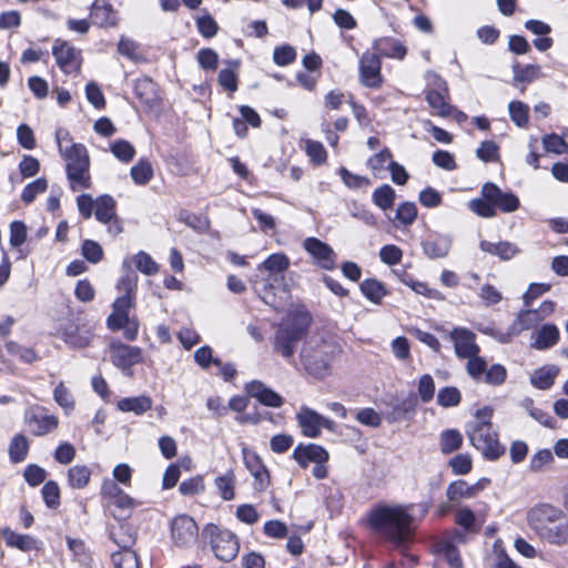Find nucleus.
Listing matches in <instances>:
<instances>
[{"mask_svg":"<svg viewBox=\"0 0 568 568\" xmlns=\"http://www.w3.org/2000/svg\"><path fill=\"white\" fill-rule=\"evenodd\" d=\"M414 504H377L367 514V525L382 540L405 549L415 538Z\"/></svg>","mask_w":568,"mask_h":568,"instance_id":"nucleus-1","label":"nucleus"},{"mask_svg":"<svg viewBox=\"0 0 568 568\" xmlns=\"http://www.w3.org/2000/svg\"><path fill=\"white\" fill-rule=\"evenodd\" d=\"M527 523L542 540L556 546L568 544V518L560 508L537 504L528 510Z\"/></svg>","mask_w":568,"mask_h":568,"instance_id":"nucleus-2","label":"nucleus"},{"mask_svg":"<svg viewBox=\"0 0 568 568\" xmlns=\"http://www.w3.org/2000/svg\"><path fill=\"white\" fill-rule=\"evenodd\" d=\"M290 264L286 254L274 253L258 266L260 270L268 273L260 292L261 298L275 310L283 307L290 297V288L284 274Z\"/></svg>","mask_w":568,"mask_h":568,"instance_id":"nucleus-3","label":"nucleus"},{"mask_svg":"<svg viewBox=\"0 0 568 568\" xmlns=\"http://www.w3.org/2000/svg\"><path fill=\"white\" fill-rule=\"evenodd\" d=\"M312 316L308 312L295 310L278 324L273 341L274 352L290 364H294V354L298 343L307 335Z\"/></svg>","mask_w":568,"mask_h":568,"instance_id":"nucleus-4","label":"nucleus"},{"mask_svg":"<svg viewBox=\"0 0 568 568\" xmlns=\"http://www.w3.org/2000/svg\"><path fill=\"white\" fill-rule=\"evenodd\" d=\"M337 352L338 346L333 339L323 335H313L304 342L300 358L308 375L323 379L331 374V366Z\"/></svg>","mask_w":568,"mask_h":568,"instance_id":"nucleus-5","label":"nucleus"},{"mask_svg":"<svg viewBox=\"0 0 568 568\" xmlns=\"http://www.w3.org/2000/svg\"><path fill=\"white\" fill-rule=\"evenodd\" d=\"M69 138L65 130L59 129L55 132V139L59 151L65 161L67 178L72 191L80 189H89L91 185L90 176V158L85 146L81 143H73L70 148L64 149L62 141Z\"/></svg>","mask_w":568,"mask_h":568,"instance_id":"nucleus-6","label":"nucleus"},{"mask_svg":"<svg viewBox=\"0 0 568 568\" xmlns=\"http://www.w3.org/2000/svg\"><path fill=\"white\" fill-rule=\"evenodd\" d=\"M466 433L470 444L486 459L496 460L505 454V447L499 443L498 435L494 432L493 426L467 425Z\"/></svg>","mask_w":568,"mask_h":568,"instance_id":"nucleus-7","label":"nucleus"},{"mask_svg":"<svg viewBox=\"0 0 568 568\" xmlns=\"http://www.w3.org/2000/svg\"><path fill=\"white\" fill-rule=\"evenodd\" d=\"M203 538H210L212 550L217 559L224 562L232 561L239 554L240 542L235 534L227 529H220L209 524L202 531Z\"/></svg>","mask_w":568,"mask_h":568,"instance_id":"nucleus-8","label":"nucleus"},{"mask_svg":"<svg viewBox=\"0 0 568 568\" xmlns=\"http://www.w3.org/2000/svg\"><path fill=\"white\" fill-rule=\"evenodd\" d=\"M296 420L302 429L304 436L310 438H317L321 435V429L325 428L329 432H334L336 424L316 410L302 406L296 414Z\"/></svg>","mask_w":568,"mask_h":568,"instance_id":"nucleus-9","label":"nucleus"},{"mask_svg":"<svg viewBox=\"0 0 568 568\" xmlns=\"http://www.w3.org/2000/svg\"><path fill=\"white\" fill-rule=\"evenodd\" d=\"M430 88L426 92V101L439 116L452 114L453 106L448 103L449 92L446 81L437 74L432 75Z\"/></svg>","mask_w":568,"mask_h":568,"instance_id":"nucleus-10","label":"nucleus"},{"mask_svg":"<svg viewBox=\"0 0 568 568\" xmlns=\"http://www.w3.org/2000/svg\"><path fill=\"white\" fill-rule=\"evenodd\" d=\"M171 536L175 546L189 548L199 538V527L187 515H179L171 523Z\"/></svg>","mask_w":568,"mask_h":568,"instance_id":"nucleus-11","label":"nucleus"},{"mask_svg":"<svg viewBox=\"0 0 568 568\" xmlns=\"http://www.w3.org/2000/svg\"><path fill=\"white\" fill-rule=\"evenodd\" d=\"M382 61L377 53L366 51L359 59V81L366 88L377 89L383 83Z\"/></svg>","mask_w":568,"mask_h":568,"instance_id":"nucleus-12","label":"nucleus"},{"mask_svg":"<svg viewBox=\"0 0 568 568\" xmlns=\"http://www.w3.org/2000/svg\"><path fill=\"white\" fill-rule=\"evenodd\" d=\"M481 196L488 202L490 210L499 209L504 212H514L519 209V199L514 193L504 192L491 182L483 185Z\"/></svg>","mask_w":568,"mask_h":568,"instance_id":"nucleus-13","label":"nucleus"},{"mask_svg":"<svg viewBox=\"0 0 568 568\" xmlns=\"http://www.w3.org/2000/svg\"><path fill=\"white\" fill-rule=\"evenodd\" d=\"M111 362L122 371L143 362V352L138 346H131L121 342H112L110 346Z\"/></svg>","mask_w":568,"mask_h":568,"instance_id":"nucleus-14","label":"nucleus"},{"mask_svg":"<svg viewBox=\"0 0 568 568\" xmlns=\"http://www.w3.org/2000/svg\"><path fill=\"white\" fill-rule=\"evenodd\" d=\"M52 54L55 59L58 67L64 73H71L73 71L80 70V67H81L80 51H78L69 42L57 40L52 48Z\"/></svg>","mask_w":568,"mask_h":568,"instance_id":"nucleus-15","label":"nucleus"},{"mask_svg":"<svg viewBox=\"0 0 568 568\" xmlns=\"http://www.w3.org/2000/svg\"><path fill=\"white\" fill-rule=\"evenodd\" d=\"M303 247L321 268L333 270L335 267L336 255L328 244L316 237H307L303 242Z\"/></svg>","mask_w":568,"mask_h":568,"instance_id":"nucleus-16","label":"nucleus"},{"mask_svg":"<svg viewBox=\"0 0 568 568\" xmlns=\"http://www.w3.org/2000/svg\"><path fill=\"white\" fill-rule=\"evenodd\" d=\"M26 423L34 436H44L59 425L58 418L47 414L43 407H36L27 412Z\"/></svg>","mask_w":568,"mask_h":568,"instance_id":"nucleus-17","label":"nucleus"},{"mask_svg":"<svg viewBox=\"0 0 568 568\" xmlns=\"http://www.w3.org/2000/svg\"><path fill=\"white\" fill-rule=\"evenodd\" d=\"M449 337L454 343L455 354L458 358H467L478 355L479 346L476 344V335L465 327L454 328Z\"/></svg>","mask_w":568,"mask_h":568,"instance_id":"nucleus-18","label":"nucleus"},{"mask_svg":"<svg viewBox=\"0 0 568 568\" xmlns=\"http://www.w3.org/2000/svg\"><path fill=\"white\" fill-rule=\"evenodd\" d=\"M292 458L301 468L305 469L310 463H327L329 455L323 446L310 443L306 445L298 444L293 450Z\"/></svg>","mask_w":568,"mask_h":568,"instance_id":"nucleus-19","label":"nucleus"},{"mask_svg":"<svg viewBox=\"0 0 568 568\" xmlns=\"http://www.w3.org/2000/svg\"><path fill=\"white\" fill-rule=\"evenodd\" d=\"M244 464L254 477V489L265 491L270 486V475L262 459L253 452L243 449Z\"/></svg>","mask_w":568,"mask_h":568,"instance_id":"nucleus-20","label":"nucleus"},{"mask_svg":"<svg viewBox=\"0 0 568 568\" xmlns=\"http://www.w3.org/2000/svg\"><path fill=\"white\" fill-rule=\"evenodd\" d=\"M79 213H110L115 210V200L103 194L93 199L90 194H81L77 197Z\"/></svg>","mask_w":568,"mask_h":568,"instance_id":"nucleus-21","label":"nucleus"},{"mask_svg":"<svg viewBox=\"0 0 568 568\" xmlns=\"http://www.w3.org/2000/svg\"><path fill=\"white\" fill-rule=\"evenodd\" d=\"M245 389L250 396L256 398L262 405L277 408L284 403V399L280 394L268 388L260 381H252L247 383Z\"/></svg>","mask_w":568,"mask_h":568,"instance_id":"nucleus-22","label":"nucleus"},{"mask_svg":"<svg viewBox=\"0 0 568 568\" xmlns=\"http://www.w3.org/2000/svg\"><path fill=\"white\" fill-rule=\"evenodd\" d=\"M92 22L101 28L115 27L118 24V12L105 0H95L90 8Z\"/></svg>","mask_w":568,"mask_h":568,"instance_id":"nucleus-23","label":"nucleus"},{"mask_svg":"<svg viewBox=\"0 0 568 568\" xmlns=\"http://www.w3.org/2000/svg\"><path fill=\"white\" fill-rule=\"evenodd\" d=\"M373 50L378 55L403 60L407 54V48L402 41L392 37H382L373 42Z\"/></svg>","mask_w":568,"mask_h":568,"instance_id":"nucleus-24","label":"nucleus"},{"mask_svg":"<svg viewBox=\"0 0 568 568\" xmlns=\"http://www.w3.org/2000/svg\"><path fill=\"white\" fill-rule=\"evenodd\" d=\"M108 536L121 550L131 548L136 540L135 530L124 520H120L118 525L110 526Z\"/></svg>","mask_w":568,"mask_h":568,"instance_id":"nucleus-25","label":"nucleus"},{"mask_svg":"<svg viewBox=\"0 0 568 568\" xmlns=\"http://www.w3.org/2000/svg\"><path fill=\"white\" fill-rule=\"evenodd\" d=\"M559 329L555 324H544L534 336L531 347L545 351L555 346L559 341Z\"/></svg>","mask_w":568,"mask_h":568,"instance_id":"nucleus-26","label":"nucleus"},{"mask_svg":"<svg viewBox=\"0 0 568 568\" xmlns=\"http://www.w3.org/2000/svg\"><path fill=\"white\" fill-rule=\"evenodd\" d=\"M417 397L409 394L407 397L396 402L392 406L388 419L390 422H400L404 419H412L416 413Z\"/></svg>","mask_w":568,"mask_h":568,"instance_id":"nucleus-27","label":"nucleus"},{"mask_svg":"<svg viewBox=\"0 0 568 568\" xmlns=\"http://www.w3.org/2000/svg\"><path fill=\"white\" fill-rule=\"evenodd\" d=\"M484 488V484L478 481L475 485H469L465 480L459 479L448 485L446 495L450 501H457L462 498H471Z\"/></svg>","mask_w":568,"mask_h":568,"instance_id":"nucleus-28","label":"nucleus"},{"mask_svg":"<svg viewBox=\"0 0 568 568\" xmlns=\"http://www.w3.org/2000/svg\"><path fill=\"white\" fill-rule=\"evenodd\" d=\"M559 374V367L556 365H545L530 375V383L534 387L538 389H549L554 383L555 378Z\"/></svg>","mask_w":568,"mask_h":568,"instance_id":"nucleus-29","label":"nucleus"},{"mask_svg":"<svg viewBox=\"0 0 568 568\" xmlns=\"http://www.w3.org/2000/svg\"><path fill=\"white\" fill-rule=\"evenodd\" d=\"M135 97L144 104L151 105L156 100V85L149 77H141L134 83Z\"/></svg>","mask_w":568,"mask_h":568,"instance_id":"nucleus-30","label":"nucleus"},{"mask_svg":"<svg viewBox=\"0 0 568 568\" xmlns=\"http://www.w3.org/2000/svg\"><path fill=\"white\" fill-rule=\"evenodd\" d=\"M151 407L152 400L148 396L126 397L118 402L121 412H133L135 415H142Z\"/></svg>","mask_w":568,"mask_h":568,"instance_id":"nucleus-31","label":"nucleus"},{"mask_svg":"<svg viewBox=\"0 0 568 568\" xmlns=\"http://www.w3.org/2000/svg\"><path fill=\"white\" fill-rule=\"evenodd\" d=\"M3 538L9 547L18 548L22 551H29L37 548V539L29 535L17 534L11 529L3 530Z\"/></svg>","mask_w":568,"mask_h":568,"instance_id":"nucleus-32","label":"nucleus"},{"mask_svg":"<svg viewBox=\"0 0 568 568\" xmlns=\"http://www.w3.org/2000/svg\"><path fill=\"white\" fill-rule=\"evenodd\" d=\"M359 287L363 295L374 304H379L387 295L384 284L375 278L364 280Z\"/></svg>","mask_w":568,"mask_h":568,"instance_id":"nucleus-33","label":"nucleus"},{"mask_svg":"<svg viewBox=\"0 0 568 568\" xmlns=\"http://www.w3.org/2000/svg\"><path fill=\"white\" fill-rule=\"evenodd\" d=\"M215 487L223 500H232L235 497V475L232 469L219 475L214 480Z\"/></svg>","mask_w":568,"mask_h":568,"instance_id":"nucleus-34","label":"nucleus"},{"mask_svg":"<svg viewBox=\"0 0 568 568\" xmlns=\"http://www.w3.org/2000/svg\"><path fill=\"white\" fill-rule=\"evenodd\" d=\"M480 248L484 252L499 256L501 260H510L518 253V248L510 242L491 243L488 241L480 242Z\"/></svg>","mask_w":568,"mask_h":568,"instance_id":"nucleus-35","label":"nucleus"},{"mask_svg":"<svg viewBox=\"0 0 568 568\" xmlns=\"http://www.w3.org/2000/svg\"><path fill=\"white\" fill-rule=\"evenodd\" d=\"M518 405L525 409L528 415L538 422L540 425H544L546 427H554L555 419L552 416L538 407L535 406L534 399L531 397H525L523 398Z\"/></svg>","mask_w":568,"mask_h":568,"instance_id":"nucleus-36","label":"nucleus"},{"mask_svg":"<svg viewBox=\"0 0 568 568\" xmlns=\"http://www.w3.org/2000/svg\"><path fill=\"white\" fill-rule=\"evenodd\" d=\"M541 321L542 315H539V312L527 308L517 314L513 325L514 329L519 334L523 331L536 327Z\"/></svg>","mask_w":568,"mask_h":568,"instance_id":"nucleus-37","label":"nucleus"},{"mask_svg":"<svg viewBox=\"0 0 568 568\" xmlns=\"http://www.w3.org/2000/svg\"><path fill=\"white\" fill-rule=\"evenodd\" d=\"M91 470L88 466L75 465L68 469V483L74 489H82L90 483Z\"/></svg>","mask_w":568,"mask_h":568,"instance_id":"nucleus-38","label":"nucleus"},{"mask_svg":"<svg viewBox=\"0 0 568 568\" xmlns=\"http://www.w3.org/2000/svg\"><path fill=\"white\" fill-rule=\"evenodd\" d=\"M514 81L520 83H530L540 77V67L538 64L521 65L516 62L513 64Z\"/></svg>","mask_w":568,"mask_h":568,"instance_id":"nucleus-39","label":"nucleus"},{"mask_svg":"<svg viewBox=\"0 0 568 568\" xmlns=\"http://www.w3.org/2000/svg\"><path fill=\"white\" fill-rule=\"evenodd\" d=\"M9 456L12 463H21L27 458L29 442L24 435H16L9 444Z\"/></svg>","mask_w":568,"mask_h":568,"instance_id":"nucleus-40","label":"nucleus"},{"mask_svg":"<svg viewBox=\"0 0 568 568\" xmlns=\"http://www.w3.org/2000/svg\"><path fill=\"white\" fill-rule=\"evenodd\" d=\"M508 112L511 121L518 128H527L529 123V106L521 101H511L508 104Z\"/></svg>","mask_w":568,"mask_h":568,"instance_id":"nucleus-41","label":"nucleus"},{"mask_svg":"<svg viewBox=\"0 0 568 568\" xmlns=\"http://www.w3.org/2000/svg\"><path fill=\"white\" fill-rule=\"evenodd\" d=\"M122 268H123V275L119 280L116 287L123 294H129V295L134 296L135 292H136V287H138V275L130 267V265L126 263V261L123 262Z\"/></svg>","mask_w":568,"mask_h":568,"instance_id":"nucleus-42","label":"nucleus"},{"mask_svg":"<svg viewBox=\"0 0 568 568\" xmlns=\"http://www.w3.org/2000/svg\"><path fill=\"white\" fill-rule=\"evenodd\" d=\"M440 452L443 454H452L460 448L463 444V435L457 429H447L440 434Z\"/></svg>","mask_w":568,"mask_h":568,"instance_id":"nucleus-43","label":"nucleus"},{"mask_svg":"<svg viewBox=\"0 0 568 568\" xmlns=\"http://www.w3.org/2000/svg\"><path fill=\"white\" fill-rule=\"evenodd\" d=\"M6 348L9 354L18 356L19 359L26 364H32L39 359V355L37 354V352L33 348L22 346V345L18 344L17 342H13V341L7 342Z\"/></svg>","mask_w":568,"mask_h":568,"instance_id":"nucleus-44","label":"nucleus"},{"mask_svg":"<svg viewBox=\"0 0 568 568\" xmlns=\"http://www.w3.org/2000/svg\"><path fill=\"white\" fill-rule=\"evenodd\" d=\"M394 199L395 191L388 184L379 186L373 193V201L382 211H387L392 209L394 204Z\"/></svg>","mask_w":568,"mask_h":568,"instance_id":"nucleus-45","label":"nucleus"},{"mask_svg":"<svg viewBox=\"0 0 568 568\" xmlns=\"http://www.w3.org/2000/svg\"><path fill=\"white\" fill-rule=\"evenodd\" d=\"M130 174L135 184L144 185L153 176V169L149 161L140 160L130 170Z\"/></svg>","mask_w":568,"mask_h":568,"instance_id":"nucleus-46","label":"nucleus"},{"mask_svg":"<svg viewBox=\"0 0 568 568\" xmlns=\"http://www.w3.org/2000/svg\"><path fill=\"white\" fill-rule=\"evenodd\" d=\"M111 560L115 568H139L138 556L131 548L113 552Z\"/></svg>","mask_w":568,"mask_h":568,"instance_id":"nucleus-47","label":"nucleus"},{"mask_svg":"<svg viewBox=\"0 0 568 568\" xmlns=\"http://www.w3.org/2000/svg\"><path fill=\"white\" fill-rule=\"evenodd\" d=\"M462 394L457 387L446 386L439 389L437 395V403L439 406L448 408L459 405Z\"/></svg>","mask_w":568,"mask_h":568,"instance_id":"nucleus-48","label":"nucleus"},{"mask_svg":"<svg viewBox=\"0 0 568 568\" xmlns=\"http://www.w3.org/2000/svg\"><path fill=\"white\" fill-rule=\"evenodd\" d=\"M112 154L121 162L129 163L135 155L134 146L126 140H116L110 148Z\"/></svg>","mask_w":568,"mask_h":568,"instance_id":"nucleus-49","label":"nucleus"},{"mask_svg":"<svg viewBox=\"0 0 568 568\" xmlns=\"http://www.w3.org/2000/svg\"><path fill=\"white\" fill-rule=\"evenodd\" d=\"M425 254L430 258L444 257L449 251V243L445 239L428 240L423 244Z\"/></svg>","mask_w":568,"mask_h":568,"instance_id":"nucleus-50","label":"nucleus"},{"mask_svg":"<svg viewBox=\"0 0 568 568\" xmlns=\"http://www.w3.org/2000/svg\"><path fill=\"white\" fill-rule=\"evenodd\" d=\"M41 493L47 507L54 509L60 505V488L55 481H47L43 485Z\"/></svg>","mask_w":568,"mask_h":568,"instance_id":"nucleus-51","label":"nucleus"},{"mask_svg":"<svg viewBox=\"0 0 568 568\" xmlns=\"http://www.w3.org/2000/svg\"><path fill=\"white\" fill-rule=\"evenodd\" d=\"M552 462L554 455L549 449H539L531 456L529 469L534 473H539L544 470L546 466H549Z\"/></svg>","mask_w":568,"mask_h":568,"instance_id":"nucleus-52","label":"nucleus"},{"mask_svg":"<svg viewBox=\"0 0 568 568\" xmlns=\"http://www.w3.org/2000/svg\"><path fill=\"white\" fill-rule=\"evenodd\" d=\"M196 27L200 34L206 39L213 38L219 31V26L209 13L196 18Z\"/></svg>","mask_w":568,"mask_h":568,"instance_id":"nucleus-53","label":"nucleus"},{"mask_svg":"<svg viewBox=\"0 0 568 568\" xmlns=\"http://www.w3.org/2000/svg\"><path fill=\"white\" fill-rule=\"evenodd\" d=\"M134 263L136 268L146 275H153L159 271L155 261L151 257L150 254L145 253L144 251H140L138 254H135Z\"/></svg>","mask_w":568,"mask_h":568,"instance_id":"nucleus-54","label":"nucleus"},{"mask_svg":"<svg viewBox=\"0 0 568 568\" xmlns=\"http://www.w3.org/2000/svg\"><path fill=\"white\" fill-rule=\"evenodd\" d=\"M204 479L201 475L183 480L179 486V491L183 496H194L204 491Z\"/></svg>","mask_w":568,"mask_h":568,"instance_id":"nucleus-55","label":"nucleus"},{"mask_svg":"<svg viewBox=\"0 0 568 568\" xmlns=\"http://www.w3.org/2000/svg\"><path fill=\"white\" fill-rule=\"evenodd\" d=\"M296 59V51L288 44L276 47L273 52V60L277 65L285 67Z\"/></svg>","mask_w":568,"mask_h":568,"instance_id":"nucleus-56","label":"nucleus"},{"mask_svg":"<svg viewBox=\"0 0 568 568\" xmlns=\"http://www.w3.org/2000/svg\"><path fill=\"white\" fill-rule=\"evenodd\" d=\"M81 251L84 258L90 263L97 264L103 258V250L95 241H83Z\"/></svg>","mask_w":568,"mask_h":568,"instance_id":"nucleus-57","label":"nucleus"},{"mask_svg":"<svg viewBox=\"0 0 568 568\" xmlns=\"http://www.w3.org/2000/svg\"><path fill=\"white\" fill-rule=\"evenodd\" d=\"M48 187L45 179L40 178L26 185L22 191L21 199L26 203H31L38 194L43 193Z\"/></svg>","mask_w":568,"mask_h":568,"instance_id":"nucleus-58","label":"nucleus"},{"mask_svg":"<svg viewBox=\"0 0 568 568\" xmlns=\"http://www.w3.org/2000/svg\"><path fill=\"white\" fill-rule=\"evenodd\" d=\"M418 395L423 403H429L435 395V382L429 374H424L418 381Z\"/></svg>","mask_w":568,"mask_h":568,"instance_id":"nucleus-59","label":"nucleus"},{"mask_svg":"<svg viewBox=\"0 0 568 568\" xmlns=\"http://www.w3.org/2000/svg\"><path fill=\"white\" fill-rule=\"evenodd\" d=\"M305 144L306 154L311 158L312 162H314L315 164L325 163L327 159V153L324 145L321 142L314 140H306Z\"/></svg>","mask_w":568,"mask_h":568,"instance_id":"nucleus-60","label":"nucleus"},{"mask_svg":"<svg viewBox=\"0 0 568 568\" xmlns=\"http://www.w3.org/2000/svg\"><path fill=\"white\" fill-rule=\"evenodd\" d=\"M542 144L547 152L557 154L568 152V143L561 136L555 133L544 136Z\"/></svg>","mask_w":568,"mask_h":568,"instance_id":"nucleus-61","label":"nucleus"},{"mask_svg":"<svg viewBox=\"0 0 568 568\" xmlns=\"http://www.w3.org/2000/svg\"><path fill=\"white\" fill-rule=\"evenodd\" d=\"M343 183L349 189H362L369 185V180L363 175L353 174L345 168L339 169Z\"/></svg>","mask_w":568,"mask_h":568,"instance_id":"nucleus-62","label":"nucleus"},{"mask_svg":"<svg viewBox=\"0 0 568 568\" xmlns=\"http://www.w3.org/2000/svg\"><path fill=\"white\" fill-rule=\"evenodd\" d=\"M506 377V368L500 364H493L486 369L484 381L489 385L499 386L505 383Z\"/></svg>","mask_w":568,"mask_h":568,"instance_id":"nucleus-63","label":"nucleus"},{"mask_svg":"<svg viewBox=\"0 0 568 568\" xmlns=\"http://www.w3.org/2000/svg\"><path fill=\"white\" fill-rule=\"evenodd\" d=\"M23 477L30 486L36 487L45 480L47 471L36 464H31L26 467Z\"/></svg>","mask_w":568,"mask_h":568,"instance_id":"nucleus-64","label":"nucleus"}]
</instances>
